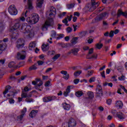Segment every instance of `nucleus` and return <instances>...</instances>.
I'll return each mask as SVG.
<instances>
[{
	"label": "nucleus",
	"instance_id": "nucleus-14",
	"mask_svg": "<svg viewBox=\"0 0 127 127\" xmlns=\"http://www.w3.org/2000/svg\"><path fill=\"white\" fill-rule=\"evenodd\" d=\"M96 94H102L103 92V88H102V86L100 85H98L96 90Z\"/></svg>",
	"mask_w": 127,
	"mask_h": 127
},
{
	"label": "nucleus",
	"instance_id": "nucleus-37",
	"mask_svg": "<svg viewBox=\"0 0 127 127\" xmlns=\"http://www.w3.org/2000/svg\"><path fill=\"white\" fill-rule=\"evenodd\" d=\"M67 33H71L72 32V30H73V29L71 28V27H68L66 29Z\"/></svg>",
	"mask_w": 127,
	"mask_h": 127
},
{
	"label": "nucleus",
	"instance_id": "nucleus-58",
	"mask_svg": "<svg viewBox=\"0 0 127 127\" xmlns=\"http://www.w3.org/2000/svg\"><path fill=\"white\" fill-rule=\"evenodd\" d=\"M23 46H24V43H23L22 44H19L18 45V48H22V47H23Z\"/></svg>",
	"mask_w": 127,
	"mask_h": 127
},
{
	"label": "nucleus",
	"instance_id": "nucleus-33",
	"mask_svg": "<svg viewBox=\"0 0 127 127\" xmlns=\"http://www.w3.org/2000/svg\"><path fill=\"white\" fill-rule=\"evenodd\" d=\"M24 117V116H23L22 115H20L17 117L16 120H17V121H18L19 122H21V121H22V120H23Z\"/></svg>",
	"mask_w": 127,
	"mask_h": 127
},
{
	"label": "nucleus",
	"instance_id": "nucleus-13",
	"mask_svg": "<svg viewBox=\"0 0 127 127\" xmlns=\"http://www.w3.org/2000/svg\"><path fill=\"white\" fill-rule=\"evenodd\" d=\"M115 106H116L117 108H119V109H123L124 104L123 103V102H122L121 101H116Z\"/></svg>",
	"mask_w": 127,
	"mask_h": 127
},
{
	"label": "nucleus",
	"instance_id": "nucleus-42",
	"mask_svg": "<svg viewBox=\"0 0 127 127\" xmlns=\"http://www.w3.org/2000/svg\"><path fill=\"white\" fill-rule=\"evenodd\" d=\"M93 73H94V71L90 70L87 71V76L88 77H90V76H92L93 75Z\"/></svg>",
	"mask_w": 127,
	"mask_h": 127
},
{
	"label": "nucleus",
	"instance_id": "nucleus-23",
	"mask_svg": "<svg viewBox=\"0 0 127 127\" xmlns=\"http://www.w3.org/2000/svg\"><path fill=\"white\" fill-rule=\"evenodd\" d=\"M71 92V90H70V88L69 87L66 88L65 89V91L64 92V97H68V95H69V93Z\"/></svg>",
	"mask_w": 127,
	"mask_h": 127
},
{
	"label": "nucleus",
	"instance_id": "nucleus-10",
	"mask_svg": "<svg viewBox=\"0 0 127 127\" xmlns=\"http://www.w3.org/2000/svg\"><path fill=\"white\" fill-rule=\"evenodd\" d=\"M6 48V44H3L2 41L0 40V55L2 53V51Z\"/></svg>",
	"mask_w": 127,
	"mask_h": 127
},
{
	"label": "nucleus",
	"instance_id": "nucleus-3",
	"mask_svg": "<svg viewBox=\"0 0 127 127\" xmlns=\"http://www.w3.org/2000/svg\"><path fill=\"white\" fill-rule=\"evenodd\" d=\"M112 114L115 119H118L121 122H123L124 120L127 119V115L122 112H118L116 110H113L112 111Z\"/></svg>",
	"mask_w": 127,
	"mask_h": 127
},
{
	"label": "nucleus",
	"instance_id": "nucleus-19",
	"mask_svg": "<svg viewBox=\"0 0 127 127\" xmlns=\"http://www.w3.org/2000/svg\"><path fill=\"white\" fill-rule=\"evenodd\" d=\"M91 8L96 9L99 6V3L98 2H91Z\"/></svg>",
	"mask_w": 127,
	"mask_h": 127
},
{
	"label": "nucleus",
	"instance_id": "nucleus-21",
	"mask_svg": "<svg viewBox=\"0 0 127 127\" xmlns=\"http://www.w3.org/2000/svg\"><path fill=\"white\" fill-rule=\"evenodd\" d=\"M11 89V86L10 85H7L5 87V91L3 92V94L4 95V97L8 93V90Z\"/></svg>",
	"mask_w": 127,
	"mask_h": 127
},
{
	"label": "nucleus",
	"instance_id": "nucleus-51",
	"mask_svg": "<svg viewBox=\"0 0 127 127\" xmlns=\"http://www.w3.org/2000/svg\"><path fill=\"white\" fill-rule=\"evenodd\" d=\"M79 82H80L79 79H75L73 80V82L75 84V85H78Z\"/></svg>",
	"mask_w": 127,
	"mask_h": 127
},
{
	"label": "nucleus",
	"instance_id": "nucleus-7",
	"mask_svg": "<svg viewBox=\"0 0 127 127\" xmlns=\"http://www.w3.org/2000/svg\"><path fill=\"white\" fill-rule=\"evenodd\" d=\"M55 100H57V97L55 96L46 97L43 99V101L45 103H48V102H51V101H55Z\"/></svg>",
	"mask_w": 127,
	"mask_h": 127
},
{
	"label": "nucleus",
	"instance_id": "nucleus-62",
	"mask_svg": "<svg viewBox=\"0 0 127 127\" xmlns=\"http://www.w3.org/2000/svg\"><path fill=\"white\" fill-rule=\"evenodd\" d=\"M26 57L25 56V55H22L20 56V60H24V59H25Z\"/></svg>",
	"mask_w": 127,
	"mask_h": 127
},
{
	"label": "nucleus",
	"instance_id": "nucleus-8",
	"mask_svg": "<svg viewBox=\"0 0 127 127\" xmlns=\"http://www.w3.org/2000/svg\"><path fill=\"white\" fill-rule=\"evenodd\" d=\"M118 13L117 14V17H120L121 15L125 16L126 18H127V11L123 12L122 9H119L118 10Z\"/></svg>",
	"mask_w": 127,
	"mask_h": 127
},
{
	"label": "nucleus",
	"instance_id": "nucleus-5",
	"mask_svg": "<svg viewBox=\"0 0 127 127\" xmlns=\"http://www.w3.org/2000/svg\"><path fill=\"white\" fill-rule=\"evenodd\" d=\"M8 11L11 15H16L18 13L17 9L14 5H11L8 8Z\"/></svg>",
	"mask_w": 127,
	"mask_h": 127
},
{
	"label": "nucleus",
	"instance_id": "nucleus-17",
	"mask_svg": "<svg viewBox=\"0 0 127 127\" xmlns=\"http://www.w3.org/2000/svg\"><path fill=\"white\" fill-rule=\"evenodd\" d=\"M38 113V110H32L29 114V117L33 118Z\"/></svg>",
	"mask_w": 127,
	"mask_h": 127
},
{
	"label": "nucleus",
	"instance_id": "nucleus-54",
	"mask_svg": "<svg viewBox=\"0 0 127 127\" xmlns=\"http://www.w3.org/2000/svg\"><path fill=\"white\" fill-rule=\"evenodd\" d=\"M50 84H51V82L49 80L45 83V86L46 87H49L50 86Z\"/></svg>",
	"mask_w": 127,
	"mask_h": 127
},
{
	"label": "nucleus",
	"instance_id": "nucleus-56",
	"mask_svg": "<svg viewBox=\"0 0 127 127\" xmlns=\"http://www.w3.org/2000/svg\"><path fill=\"white\" fill-rule=\"evenodd\" d=\"M34 88L36 90H38L39 91H42V90L40 89V86L38 85V84H37L36 85H35Z\"/></svg>",
	"mask_w": 127,
	"mask_h": 127
},
{
	"label": "nucleus",
	"instance_id": "nucleus-46",
	"mask_svg": "<svg viewBox=\"0 0 127 127\" xmlns=\"http://www.w3.org/2000/svg\"><path fill=\"white\" fill-rule=\"evenodd\" d=\"M63 23H65L66 26H69V24H68V20H67V18H65L63 20Z\"/></svg>",
	"mask_w": 127,
	"mask_h": 127
},
{
	"label": "nucleus",
	"instance_id": "nucleus-2",
	"mask_svg": "<svg viewBox=\"0 0 127 127\" xmlns=\"http://www.w3.org/2000/svg\"><path fill=\"white\" fill-rule=\"evenodd\" d=\"M29 11L28 10H26L25 12L22 13L21 17L20 19H16V21H18L20 23V21H25L26 20L29 24H35L39 21V16L38 14L34 13L32 14L30 16L29 15Z\"/></svg>",
	"mask_w": 127,
	"mask_h": 127
},
{
	"label": "nucleus",
	"instance_id": "nucleus-41",
	"mask_svg": "<svg viewBox=\"0 0 127 127\" xmlns=\"http://www.w3.org/2000/svg\"><path fill=\"white\" fill-rule=\"evenodd\" d=\"M36 69H37V67L35 66V65H33L29 67V70H30V71H31L32 70H36Z\"/></svg>",
	"mask_w": 127,
	"mask_h": 127
},
{
	"label": "nucleus",
	"instance_id": "nucleus-49",
	"mask_svg": "<svg viewBox=\"0 0 127 127\" xmlns=\"http://www.w3.org/2000/svg\"><path fill=\"white\" fill-rule=\"evenodd\" d=\"M21 97L23 99H25L26 98V99L27 98V94L25 93H23L21 94Z\"/></svg>",
	"mask_w": 127,
	"mask_h": 127
},
{
	"label": "nucleus",
	"instance_id": "nucleus-26",
	"mask_svg": "<svg viewBox=\"0 0 127 127\" xmlns=\"http://www.w3.org/2000/svg\"><path fill=\"white\" fill-rule=\"evenodd\" d=\"M87 96L89 99H93L94 98V93L92 91H88L87 92Z\"/></svg>",
	"mask_w": 127,
	"mask_h": 127
},
{
	"label": "nucleus",
	"instance_id": "nucleus-50",
	"mask_svg": "<svg viewBox=\"0 0 127 127\" xmlns=\"http://www.w3.org/2000/svg\"><path fill=\"white\" fill-rule=\"evenodd\" d=\"M120 88H121V89H122V90L124 91L126 93V94H127V89H126V87H125V86H123L122 85H120Z\"/></svg>",
	"mask_w": 127,
	"mask_h": 127
},
{
	"label": "nucleus",
	"instance_id": "nucleus-38",
	"mask_svg": "<svg viewBox=\"0 0 127 127\" xmlns=\"http://www.w3.org/2000/svg\"><path fill=\"white\" fill-rule=\"evenodd\" d=\"M64 36H65V35H64V34H60L59 37H57L56 38L57 40H59L63 38Z\"/></svg>",
	"mask_w": 127,
	"mask_h": 127
},
{
	"label": "nucleus",
	"instance_id": "nucleus-55",
	"mask_svg": "<svg viewBox=\"0 0 127 127\" xmlns=\"http://www.w3.org/2000/svg\"><path fill=\"white\" fill-rule=\"evenodd\" d=\"M87 42L89 44H91V43H93V42H94V39L92 38H89Z\"/></svg>",
	"mask_w": 127,
	"mask_h": 127
},
{
	"label": "nucleus",
	"instance_id": "nucleus-29",
	"mask_svg": "<svg viewBox=\"0 0 127 127\" xmlns=\"http://www.w3.org/2000/svg\"><path fill=\"white\" fill-rule=\"evenodd\" d=\"M75 6V4L73 3L67 4L66 5V7L68 9H71V8H73Z\"/></svg>",
	"mask_w": 127,
	"mask_h": 127
},
{
	"label": "nucleus",
	"instance_id": "nucleus-16",
	"mask_svg": "<svg viewBox=\"0 0 127 127\" xmlns=\"http://www.w3.org/2000/svg\"><path fill=\"white\" fill-rule=\"evenodd\" d=\"M38 2L36 3V5L38 8H41L42 5L44 3V0H38Z\"/></svg>",
	"mask_w": 127,
	"mask_h": 127
},
{
	"label": "nucleus",
	"instance_id": "nucleus-24",
	"mask_svg": "<svg viewBox=\"0 0 127 127\" xmlns=\"http://www.w3.org/2000/svg\"><path fill=\"white\" fill-rule=\"evenodd\" d=\"M28 8L30 10H31L32 8H33V6L32 5V2L31 1V0H28Z\"/></svg>",
	"mask_w": 127,
	"mask_h": 127
},
{
	"label": "nucleus",
	"instance_id": "nucleus-12",
	"mask_svg": "<svg viewBox=\"0 0 127 127\" xmlns=\"http://www.w3.org/2000/svg\"><path fill=\"white\" fill-rule=\"evenodd\" d=\"M62 106L65 111H69L71 108V105L66 102L63 103L62 104Z\"/></svg>",
	"mask_w": 127,
	"mask_h": 127
},
{
	"label": "nucleus",
	"instance_id": "nucleus-60",
	"mask_svg": "<svg viewBox=\"0 0 127 127\" xmlns=\"http://www.w3.org/2000/svg\"><path fill=\"white\" fill-rule=\"evenodd\" d=\"M114 31H111L109 33V37H113L114 36Z\"/></svg>",
	"mask_w": 127,
	"mask_h": 127
},
{
	"label": "nucleus",
	"instance_id": "nucleus-63",
	"mask_svg": "<svg viewBox=\"0 0 127 127\" xmlns=\"http://www.w3.org/2000/svg\"><path fill=\"white\" fill-rule=\"evenodd\" d=\"M30 90V89H29V88L27 86L25 87L24 88V91H25V92H28Z\"/></svg>",
	"mask_w": 127,
	"mask_h": 127
},
{
	"label": "nucleus",
	"instance_id": "nucleus-31",
	"mask_svg": "<svg viewBox=\"0 0 127 127\" xmlns=\"http://www.w3.org/2000/svg\"><path fill=\"white\" fill-rule=\"evenodd\" d=\"M56 35H57L56 31H55V30H52V33L51 34V37H52L53 38H56Z\"/></svg>",
	"mask_w": 127,
	"mask_h": 127
},
{
	"label": "nucleus",
	"instance_id": "nucleus-6",
	"mask_svg": "<svg viewBox=\"0 0 127 127\" xmlns=\"http://www.w3.org/2000/svg\"><path fill=\"white\" fill-rule=\"evenodd\" d=\"M53 24H54V19H53V18H50L48 21L45 22L43 28L48 29V27H49V26H53Z\"/></svg>",
	"mask_w": 127,
	"mask_h": 127
},
{
	"label": "nucleus",
	"instance_id": "nucleus-20",
	"mask_svg": "<svg viewBox=\"0 0 127 127\" xmlns=\"http://www.w3.org/2000/svg\"><path fill=\"white\" fill-rule=\"evenodd\" d=\"M107 16V12H103L99 15L98 17V20H102L104 17H106Z\"/></svg>",
	"mask_w": 127,
	"mask_h": 127
},
{
	"label": "nucleus",
	"instance_id": "nucleus-40",
	"mask_svg": "<svg viewBox=\"0 0 127 127\" xmlns=\"http://www.w3.org/2000/svg\"><path fill=\"white\" fill-rule=\"evenodd\" d=\"M95 81H96V77H92L89 80V83H93V82H95Z\"/></svg>",
	"mask_w": 127,
	"mask_h": 127
},
{
	"label": "nucleus",
	"instance_id": "nucleus-30",
	"mask_svg": "<svg viewBox=\"0 0 127 127\" xmlns=\"http://www.w3.org/2000/svg\"><path fill=\"white\" fill-rule=\"evenodd\" d=\"M40 81V78H36L35 81H33L32 82V85H34V86H36L37 85V83Z\"/></svg>",
	"mask_w": 127,
	"mask_h": 127
},
{
	"label": "nucleus",
	"instance_id": "nucleus-64",
	"mask_svg": "<svg viewBox=\"0 0 127 127\" xmlns=\"http://www.w3.org/2000/svg\"><path fill=\"white\" fill-rule=\"evenodd\" d=\"M64 40L66 42H68L69 41V40H70V37L69 36H66L65 38H64Z\"/></svg>",
	"mask_w": 127,
	"mask_h": 127
},
{
	"label": "nucleus",
	"instance_id": "nucleus-18",
	"mask_svg": "<svg viewBox=\"0 0 127 127\" xmlns=\"http://www.w3.org/2000/svg\"><path fill=\"white\" fill-rule=\"evenodd\" d=\"M36 46V45L35 44V43L34 42H32V43H30L29 45V49L31 51L33 50L34 48H35V47Z\"/></svg>",
	"mask_w": 127,
	"mask_h": 127
},
{
	"label": "nucleus",
	"instance_id": "nucleus-22",
	"mask_svg": "<svg viewBox=\"0 0 127 127\" xmlns=\"http://www.w3.org/2000/svg\"><path fill=\"white\" fill-rule=\"evenodd\" d=\"M84 95V93L82 91H78L75 92V96L77 97V98H80L82 97Z\"/></svg>",
	"mask_w": 127,
	"mask_h": 127
},
{
	"label": "nucleus",
	"instance_id": "nucleus-11",
	"mask_svg": "<svg viewBox=\"0 0 127 127\" xmlns=\"http://www.w3.org/2000/svg\"><path fill=\"white\" fill-rule=\"evenodd\" d=\"M57 11L55 7L52 6L50 10V13L49 14V16H54L55 17V15H56Z\"/></svg>",
	"mask_w": 127,
	"mask_h": 127
},
{
	"label": "nucleus",
	"instance_id": "nucleus-44",
	"mask_svg": "<svg viewBox=\"0 0 127 127\" xmlns=\"http://www.w3.org/2000/svg\"><path fill=\"white\" fill-rule=\"evenodd\" d=\"M113 102V101L112 100V99H108L107 101H106V103L107 104V105H108L109 106L112 105V102Z\"/></svg>",
	"mask_w": 127,
	"mask_h": 127
},
{
	"label": "nucleus",
	"instance_id": "nucleus-36",
	"mask_svg": "<svg viewBox=\"0 0 127 127\" xmlns=\"http://www.w3.org/2000/svg\"><path fill=\"white\" fill-rule=\"evenodd\" d=\"M81 73H82V71L78 70L74 73V76H75V77H78V76L81 75Z\"/></svg>",
	"mask_w": 127,
	"mask_h": 127
},
{
	"label": "nucleus",
	"instance_id": "nucleus-45",
	"mask_svg": "<svg viewBox=\"0 0 127 127\" xmlns=\"http://www.w3.org/2000/svg\"><path fill=\"white\" fill-rule=\"evenodd\" d=\"M44 46V47L42 48V50L43 52H46L48 50V49H46V47H47V45H43Z\"/></svg>",
	"mask_w": 127,
	"mask_h": 127
},
{
	"label": "nucleus",
	"instance_id": "nucleus-35",
	"mask_svg": "<svg viewBox=\"0 0 127 127\" xmlns=\"http://www.w3.org/2000/svg\"><path fill=\"white\" fill-rule=\"evenodd\" d=\"M27 111V109H26V108H24L23 110H22L21 111V115L24 117V115H25V113H26Z\"/></svg>",
	"mask_w": 127,
	"mask_h": 127
},
{
	"label": "nucleus",
	"instance_id": "nucleus-59",
	"mask_svg": "<svg viewBox=\"0 0 127 127\" xmlns=\"http://www.w3.org/2000/svg\"><path fill=\"white\" fill-rule=\"evenodd\" d=\"M83 49L84 51H87V50H89L90 49V47H89V46H85L83 48Z\"/></svg>",
	"mask_w": 127,
	"mask_h": 127
},
{
	"label": "nucleus",
	"instance_id": "nucleus-43",
	"mask_svg": "<svg viewBox=\"0 0 127 127\" xmlns=\"http://www.w3.org/2000/svg\"><path fill=\"white\" fill-rule=\"evenodd\" d=\"M87 35V32L86 31H82L79 33V35H81V36H86Z\"/></svg>",
	"mask_w": 127,
	"mask_h": 127
},
{
	"label": "nucleus",
	"instance_id": "nucleus-9",
	"mask_svg": "<svg viewBox=\"0 0 127 127\" xmlns=\"http://www.w3.org/2000/svg\"><path fill=\"white\" fill-rule=\"evenodd\" d=\"M61 74L63 75H64V76H63V78L64 79V80H68L69 78H70V75L68 74V72L66 70H62L61 71Z\"/></svg>",
	"mask_w": 127,
	"mask_h": 127
},
{
	"label": "nucleus",
	"instance_id": "nucleus-34",
	"mask_svg": "<svg viewBox=\"0 0 127 127\" xmlns=\"http://www.w3.org/2000/svg\"><path fill=\"white\" fill-rule=\"evenodd\" d=\"M60 56H61V54H58L57 55H56L53 58V60H54V61L57 60V59H58V58H59V57H60Z\"/></svg>",
	"mask_w": 127,
	"mask_h": 127
},
{
	"label": "nucleus",
	"instance_id": "nucleus-52",
	"mask_svg": "<svg viewBox=\"0 0 127 127\" xmlns=\"http://www.w3.org/2000/svg\"><path fill=\"white\" fill-rule=\"evenodd\" d=\"M14 100L12 98H9V104H10L11 105H12L13 104H14Z\"/></svg>",
	"mask_w": 127,
	"mask_h": 127
},
{
	"label": "nucleus",
	"instance_id": "nucleus-32",
	"mask_svg": "<svg viewBox=\"0 0 127 127\" xmlns=\"http://www.w3.org/2000/svg\"><path fill=\"white\" fill-rule=\"evenodd\" d=\"M71 51L73 55H76V53H78V52H79V49L75 48L74 49H72Z\"/></svg>",
	"mask_w": 127,
	"mask_h": 127
},
{
	"label": "nucleus",
	"instance_id": "nucleus-61",
	"mask_svg": "<svg viewBox=\"0 0 127 127\" xmlns=\"http://www.w3.org/2000/svg\"><path fill=\"white\" fill-rule=\"evenodd\" d=\"M93 52H94V49L91 48V49H89V51L88 52V54H92L93 53Z\"/></svg>",
	"mask_w": 127,
	"mask_h": 127
},
{
	"label": "nucleus",
	"instance_id": "nucleus-4",
	"mask_svg": "<svg viewBox=\"0 0 127 127\" xmlns=\"http://www.w3.org/2000/svg\"><path fill=\"white\" fill-rule=\"evenodd\" d=\"M76 122L75 120L71 118L69 122H64L62 124V127H76Z\"/></svg>",
	"mask_w": 127,
	"mask_h": 127
},
{
	"label": "nucleus",
	"instance_id": "nucleus-15",
	"mask_svg": "<svg viewBox=\"0 0 127 127\" xmlns=\"http://www.w3.org/2000/svg\"><path fill=\"white\" fill-rule=\"evenodd\" d=\"M8 66L9 68H14L15 69H17V68H19L18 65H14V62H10L8 64Z\"/></svg>",
	"mask_w": 127,
	"mask_h": 127
},
{
	"label": "nucleus",
	"instance_id": "nucleus-47",
	"mask_svg": "<svg viewBox=\"0 0 127 127\" xmlns=\"http://www.w3.org/2000/svg\"><path fill=\"white\" fill-rule=\"evenodd\" d=\"M118 79L120 81H125V80H126V78L124 75H122L121 77H119Z\"/></svg>",
	"mask_w": 127,
	"mask_h": 127
},
{
	"label": "nucleus",
	"instance_id": "nucleus-48",
	"mask_svg": "<svg viewBox=\"0 0 127 127\" xmlns=\"http://www.w3.org/2000/svg\"><path fill=\"white\" fill-rule=\"evenodd\" d=\"M55 51H50L47 53V55H54Z\"/></svg>",
	"mask_w": 127,
	"mask_h": 127
},
{
	"label": "nucleus",
	"instance_id": "nucleus-39",
	"mask_svg": "<svg viewBox=\"0 0 127 127\" xmlns=\"http://www.w3.org/2000/svg\"><path fill=\"white\" fill-rule=\"evenodd\" d=\"M104 86H109V87H111L112 88V87H113V83H112V82H110V83L105 82L104 84Z\"/></svg>",
	"mask_w": 127,
	"mask_h": 127
},
{
	"label": "nucleus",
	"instance_id": "nucleus-57",
	"mask_svg": "<svg viewBox=\"0 0 127 127\" xmlns=\"http://www.w3.org/2000/svg\"><path fill=\"white\" fill-rule=\"evenodd\" d=\"M37 63H38V65H39V66H40L41 65H43V64H44V62L42 61H38Z\"/></svg>",
	"mask_w": 127,
	"mask_h": 127
},
{
	"label": "nucleus",
	"instance_id": "nucleus-28",
	"mask_svg": "<svg viewBox=\"0 0 127 127\" xmlns=\"http://www.w3.org/2000/svg\"><path fill=\"white\" fill-rule=\"evenodd\" d=\"M104 46L103 44L97 43L96 44L95 47L97 49H102V48Z\"/></svg>",
	"mask_w": 127,
	"mask_h": 127
},
{
	"label": "nucleus",
	"instance_id": "nucleus-27",
	"mask_svg": "<svg viewBox=\"0 0 127 127\" xmlns=\"http://www.w3.org/2000/svg\"><path fill=\"white\" fill-rule=\"evenodd\" d=\"M79 39V37H75L72 38V40L71 41V43L72 44H77V41Z\"/></svg>",
	"mask_w": 127,
	"mask_h": 127
},
{
	"label": "nucleus",
	"instance_id": "nucleus-53",
	"mask_svg": "<svg viewBox=\"0 0 127 127\" xmlns=\"http://www.w3.org/2000/svg\"><path fill=\"white\" fill-rule=\"evenodd\" d=\"M100 74L102 78H104V79L106 78V75L105 74V70H103V72L100 73Z\"/></svg>",
	"mask_w": 127,
	"mask_h": 127
},
{
	"label": "nucleus",
	"instance_id": "nucleus-1",
	"mask_svg": "<svg viewBox=\"0 0 127 127\" xmlns=\"http://www.w3.org/2000/svg\"><path fill=\"white\" fill-rule=\"evenodd\" d=\"M15 23L14 25L10 28V32L12 39H16L18 37L19 34L17 32L19 29L24 34H26L28 38H32L34 36V32L31 30V26L28 25L27 23H24L22 25L19 21Z\"/></svg>",
	"mask_w": 127,
	"mask_h": 127
},
{
	"label": "nucleus",
	"instance_id": "nucleus-25",
	"mask_svg": "<svg viewBox=\"0 0 127 127\" xmlns=\"http://www.w3.org/2000/svg\"><path fill=\"white\" fill-rule=\"evenodd\" d=\"M32 97V95L31 94H29L28 95H27V97L26 99L27 102H28V103H31L32 102H33V99H31V98H31Z\"/></svg>",
	"mask_w": 127,
	"mask_h": 127
}]
</instances>
